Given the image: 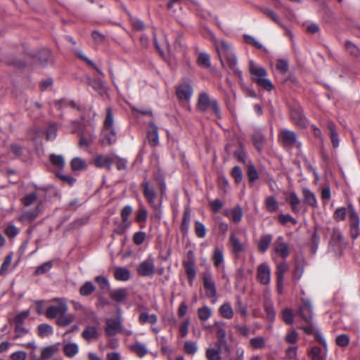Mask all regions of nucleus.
Masks as SVG:
<instances>
[{
    "label": "nucleus",
    "mask_w": 360,
    "mask_h": 360,
    "mask_svg": "<svg viewBox=\"0 0 360 360\" xmlns=\"http://www.w3.org/2000/svg\"><path fill=\"white\" fill-rule=\"evenodd\" d=\"M54 301L56 304L46 309V316L49 319H56V323L60 327H65L73 323L75 316L68 313V307L65 301L62 298H57Z\"/></svg>",
    "instance_id": "obj_1"
},
{
    "label": "nucleus",
    "mask_w": 360,
    "mask_h": 360,
    "mask_svg": "<svg viewBox=\"0 0 360 360\" xmlns=\"http://www.w3.org/2000/svg\"><path fill=\"white\" fill-rule=\"evenodd\" d=\"M215 47L221 64L224 65L223 60L225 59L227 66L241 78L242 72L237 68V59L231 45L225 41H220L215 42Z\"/></svg>",
    "instance_id": "obj_2"
},
{
    "label": "nucleus",
    "mask_w": 360,
    "mask_h": 360,
    "mask_svg": "<svg viewBox=\"0 0 360 360\" xmlns=\"http://www.w3.org/2000/svg\"><path fill=\"white\" fill-rule=\"evenodd\" d=\"M117 141V133L114 127L113 114L111 108L106 109V115L104 120V128L103 130L102 145L109 146Z\"/></svg>",
    "instance_id": "obj_3"
},
{
    "label": "nucleus",
    "mask_w": 360,
    "mask_h": 360,
    "mask_svg": "<svg viewBox=\"0 0 360 360\" xmlns=\"http://www.w3.org/2000/svg\"><path fill=\"white\" fill-rule=\"evenodd\" d=\"M197 108L202 112L212 111L217 118H221V110L217 101L215 98H211L205 92L200 94Z\"/></svg>",
    "instance_id": "obj_4"
},
{
    "label": "nucleus",
    "mask_w": 360,
    "mask_h": 360,
    "mask_svg": "<svg viewBox=\"0 0 360 360\" xmlns=\"http://www.w3.org/2000/svg\"><path fill=\"white\" fill-rule=\"evenodd\" d=\"M202 278L206 296L209 298L214 297L217 295V288L211 271L206 270L203 272Z\"/></svg>",
    "instance_id": "obj_5"
},
{
    "label": "nucleus",
    "mask_w": 360,
    "mask_h": 360,
    "mask_svg": "<svg viewBox=\"0 0 360 360\" xmlns=\"http://www.w3.org/2000/svg\"><path fill=\"white\" fill-rule=\"evenodd\" d=\"M138 274L144 277H152L155 272V259L150 256L142 261L136 267Z\"/></svg>",
    "instance_id": "obj_6"
},
{
    "label": "nucleus",
    "mask_w": 360,
    "mask_h": 360,
    "mask_svg": "<svg viewBox=\"0 0 360 360\" xmlns=\"http://www.w3.org/2000/svg\"><path fill=\"white\" fill-rule=\"evenodd\" d=\"M349 212L350 234L353 239H356L359 235L360 219L352 204L348 205Z\"/></svg>",
    "instance_id": "obj_7"
},
{
    "label": "nucleus",
    "mask_w": 360,
    "mask_h": 360,
    "mask_svg": "<svg viewBox=\"0 0 360 360\" xmlns=\"http://www.w3.org/2000/svg\"><path fill=\"white\" fill-rule=\"evenodd\" d=\"M329 245L330 248L336 253L341 252L345 248V243L341 232L338 229H333Z\"/></svg>",
    "instance_id": "obj_8"
},
{
    "label": "nucleus",
    "mask_w": 360,
    "mask_h": 360,
    "mask_svg": "<svg viewBox=\"0 0 360 360\" xmlns=\"http://www.w3.org/2000/svg\"><path fill=\"white\" fill-rule=\"evenodd\" d=\"M290 117L298 127L304 128L307 126L308 120L300 106L295 105L290 108Z\"/></svg>",
    "instance_id": "obj_9"
},
{
    "label": "nucleus",
    "mask_w": 360,
    "mask_h": 360,
    "mask_svg": "<svg viewBox=\"0 0 360 360\" xmlns=\"http://www.w3.org/2000/svg\"><path fill=\"white\" fill-rule=\"evenodd\" d=\"M279 137L282 143L285 146L300 147L301 144L297 140L296 134L294 131L284 129L280 131Z\"/></svg>",
    "instance_id": "obj_10"
},
{
    "label": "nucleus",
    "mask_w": 360,
    "mask_h": 360,
    "mask_svg": "<svg viewBox=\"0 0 360 360\" xmlns=\"http://www.w3.org/2000/svg\"><path fill=\"white\" fill-rule=\"evenodd\" d=\"M223 349L224 346L213 342L205 349V357L207 360H221Z\"/></svg>",
    "instance_id": "obj_11"
},
{
    "label": "nucleus",
    "mask_w": 360,
    "mask_h": 360,
    "mask_svg": "<svg viewBox=\"0 0 360 360\" xmlns=\"http://www.w3.org/2000/svg\"><path fill=\"white\" fill-rule=\"evenodd\" d=\"M257 279L262 285H269L271 281V269L265 263L261 264L257 267Z\"/></svg>",
    "instance_id": "obj_12"
},
{
    "label": "nucleus",
    "mask_w": 360,
    "mask_h": 360,
    "mask_svg": "<svg viewBox=\"0 0 360 360\" xmlns=\"http://www.w3.org/2000/svg\"><path fill=\"white\" fill-rule=\"evenodd\" d=\"M274 248L276 254L283 258L290 255L289 245L284 241L283 236H278L274 243Z\"/></svg>",
    "instance_id": "obj_13"
},
{
    "label": "nucleus",
    "mask_w": 360,
    "mask_h": 360,
    "mask_svg": "<svg viewBox=\"0 0 360 360\" xmlns=\"http://www.w3.org/2000/svg\"><path fill=\"white\" fill-rule=\"evenodd\" d=\"M132 212V207L130 205H126L121 211V217L122 224L117 228L119 233H124L131 226V221H129V217Z\"/></svg>",
    "instance_id": "obj_14"
},
{
    "label": "nucleus",
    "mask_w": 360,
    "mask_h": 360,
    "mask_svg": "<svg viewBox=\"0 0 360 360\" xmlns=\"http://www.w3.org/2000/svg\"><path fill=\"white\" fill-rule=\"evenodd\" d=\"M122 330V323L120 321L112 319H108L106 320L105 331L107 335L113 336Z\"/></svg>",
    "instance_id": "obj_15"
},
{
    "label": "nucleus",
    "mask_w": 360,
    "mask_h": 360,
    "mask_svg": "<svg viewBox=\"0 0 360 360\" xmlns=\"http://www.w3.org/2000/svg\"><path fill=\"white\" fill-rule=\"evenodd\" d=\"M176 93L179 100L188 101L193 94V88L188 84H181L176 87Z\"/></svg>",
    "instance_id": "obj_16"
},
{
    "label": "nucleus",
    "mask_w": 360,
    "mask_h": 360,
    "mask_svg": "<svg viewBox=\"0 0 360 360\" xmlns=\"http://www.w3.org/2000/svg\"><path fill=\"white\" fill-rule=\"evenodd\" d=\"M94 161L97 167H107L110 170L112 165L115 162V158L110 155H98Z\"/></svg>",
    "instance_id": "obj_17"
},
{
    "label": "nucleus",
    "mask_w": 360,
    "mask_h": 360,
    "mask_svg": "<svg viewBox=\"0 0 360 360\" xmlns=\"http://www.w3.org/2000/svg\"><path fill=\"white\" fill-rule=\"evenodd\" d=\"M229 246L231 250L236 255H239L245 250V245L234 233H231L229 236Z\"/></svg>",
    "instance_id": "obj_18"
},
{
    "label": "nucleus",
    "mask_w": 360,
    "mask_h": 360,
    "mask_svg": "<svg viewBox=\"0 0 360 360\" xmlns=\"http://www.w3.org/2000/svg\"><path fill=\"white\" fill-rule=\"evenodd\" d=\"M300 316L306 321L309 323L312 319V305L309 300H303L302 305L299 310Z\"/></svg>",
    "instance_id": "obj_19"
},
{
    "label": "nucleus",
    "mask_w": 360,
    "mask_h": 360,
    "mask_svg": "<svg viewBox=\"0 0 360 360\" xmlns=\"http://www.w3.org/2000/svg\"><path fill=\"white\" fill-rule=\"evenodd\" d=\"M305 266V259L302 256H297L295 259V268L292 272L293 278L299 281L302 278Z\"/></svg>",
    "instance_id": "obj_20"
},
{
    "label": "nucleus",
    "mask_w": 360,
    "mask_h": 360,
    "mask_svg": "<svg viewBox=\"0 0 360 360\" xmlns=\"http://www.w3.org/2000/svg\"><path fill=\"white\" fill-rule=\"evenodd\" d=\"M250 72L252 75V80L257 84L258 79H264L267 77L266 70L262 67L255 65L252 61H250Z\"/></svg>",
    "instance_id": "obj_21"
},
{
    "label": "nucleus",
    "mask_w": 360,
    "mask_h": 360,
    "mask_svg": "<svg viewBox=\"0 0 360 360\" xmlns=\"http://www.w3.org/2000/svg\"><path fill=\"white\" fill-rule=\"evenodd\" d=\"M148 141L149 144L153 147L158 146L159 143L158 129L153 122H150L148 126Z\"/></svg>",
    "instance_id": "obj_22"
},
{
    "label": "nucleus",
    "mask_w": 360,
    "mask_h": 360,
    "mask_svg": "<svg viewBox=\"0 0 360 360\" xmlns=\"http://www.w3.org/2000/svg\"><path fill=\"white\" fill-rule=\"evenodd\" d=\"M304 202L311 207L316 208L318 202L315 194L307 188H302Z\"/></svg>",
    "instance_id": "obj_23"
},
{
    "label": "nucleus",
    "mask_w": 360,
    "mask_h": 360,
    "mask_svg": "<svg viewBox=\"0 0 360 360\" xmlns=\"http://www.w3.org/2000/svg\"><path fill=\"white\" fill-rule=\"evenodd\" d=\"M59 351V345L55 344L42 348L41 359L47 360L54 356Z\"/></svg>",
    "instance_id": "obj_24"
},
{
    "label": "nucleus",
    "mask_w": 360,
    "mask_h": 360,
    "mask_svg": "<svg viewBox=\"0 0 360 360\" xmlns=\"http://www.w3.org/2000/svg\"><path fill=\"white\" fill-rule=\"evenodd\" d=\"M98 335L97 327L94 326H87L82 333V337L88 342L97 339Z\"/></svg>",
    "instance_id": "obj_25"
},
{
    "label": "nucleus",
    "mask_w": 360,
    "mask_h": 360,
    "mask_svg": "<svg viewBox=\"0 0 360 360\" xmlns=\"http://www.w3.org/2000/svg\"><path fill=\"white\" fill-rule=\"evenodd\" d=\"M184 266L185 267L186 275L189 279L190 285H191L196 276L194 260L193 259H190L184 262Z\"/></svg>",
    "instance_id": "obj_26"
},
{
    "label": "nucleus",
    "mask_w": 360,
    "mask_h": 360,
    "mask_svg": "<svg viewBox=\"0 0 360 360\" xmlns=\"http://www.w3.org/2000/svg\"><path fill=\"white\" fill-rule=\"evenodd\" d=\"M287 201L290 205L292 212L295 214L300 213V209L299 205L301 203V200L294 191L290 193L287 198Z\"/></svg>",
    "instance_id": "obj_27"
},
{
    "label": "nucleus",
    "mask_w": 360,
    "mask_h": 360,
    "mask_svg": "<svg viewBox=\"0 0 360 360\" xmlns=\"http://www.w3.org/2000/svg\"><path fill=\"white\" fill-rule=\"evenodd\" d=\"M128 296V291L126 288H118L112 290L110 292V297L117 302H122L126 300Z\"/></svg>",
    "instance_id": "obj_28"
},
{
    "label": "nucleus",
    "mask_w": 360,
    "mask_h": 360,
    "mask_svg": "<svg viewBox=\"0 0 360 360\" xmlns=\"http://www.w3.org/2000/svg\"><path fill=\"white\" fill-rule=\"evenodd\" d=\"M142 186L143 187V195L145 198L147 199L148 203H150V205H154L156 194L154 190L150 187L149 182L145 181L142 184Z\"/></svg>",
    "instance_id": "obj_29"
},
{
    "label": "nucleus",
    "mask_w": 360,
    "mask_h": 360,
    "mask_svg": "<svg viewBox=\"0 0 360 360\" xmlns=\"http://www.w3.org/2000/svg\"><path fill=\"white\" fill-rule=\"evenodd\" d=\"M212 259L214 266L220 268L224 266V257L223 250L221 248L219 247L214 248L212 255Z\"/></svg>",
    "instance_id": "obj_30"
},
{
    "label": "nucleus",
    "mask_w": 360,
    "mask_h": 360,
    "mask_svg": "<svg viewBox=\"0 0 360 360\" xmlns=\"http://www.w3.org/2000/svg\"><path fill=\"white\" fill-rule=\"evenodd\" d=\"M114 276L117 281H127L130 278V271L124 267H116L114 271Z\"/></svg>",
    "instance_id": "obj_31"
},
{
    "label": "nucleus",
    "mask_w": 360,
    "mask_h": 360,
    "mask_svg": "<svg viewBox=\"0 0 360 360\" xmlns=\"http://www.w3.org/2000/svg\"><path fill=\"white\" fill-rule=\"evenodd\" d=\"M130 349L140 358L143 357L148 352L146 345L139 341L131 345Z\"/></svg>",
    "instance_id": "obj_32"
},
{
    "label": "nucleus",
    "mask_w": 360,
    "mask_h": 360,
    "mask_svg": "<svg viewBox=\"0 0 360 360\" xmlns=\"http://www.w3.org/2000/svg\"><path fill=\"white\" fill-rule=\"evenodd\" d=\"M227 217L234 223H238L241 221L243 217V210L240 206H236L226 214Z\"/></svg>",
    "instance_id": "obj_33"
},
{
    "label": "nucleus",
    "mask_w": 360,
    "mask_h": 360,
    "mask_svg": "<svg viewBox=\"0 0 360 360\" xmlns=\"http://www.w3.org/2000/svg\"><path fill=\"white\" fill-rule=\"evenodd\" d=\"M65 356L70 358L74 357L79 352V346L75 342H68L63 347Z\"/></svg>",
    "instance_id": "obj_34"
},
{
    "label": "nucleus",
    "mask_w": 360,
    "mask_h": 360,
    "mask_svg": "<svg viewBox=\"0 0 360 360\" xmlns=\"http://www.w3.org/2000/svg\"><path fill=\"white\" fill-rule=\"evenodd\" d=\"M50 161L56 170H62L65 167V159L63 155L52 154Z\"/></svg>",
    "instance_id": "obj_35"
},
{
    "label": "nucleus",
    "mask_w": 360,
    "mask_h": 360,
    "mask_svg": "<svg viewBox=\"0 0 360 360\" xmlns=\"http://www.w3.org/2000/svg\"><path fill=\"white\" fill-rule=\"evenodd\" d=\"M271 241L272 236L271 234L263 235L258 242V250L262 252H265Z\"/></svg>",
    "instance_id": "obj_36"
},
{
    "label": "nucleus",
    "mask_w": 360,
    "mask_h": 360,
    "mask_svg": "<svg viewBox=\"0 0 360 360\" xmlns=\"http://www.w3.org/2000/svg\"><path fill=\"white\" fill-rule=\"evenodd\" d=\"M226 333L225 330L222 328H219L216 334L217 341L215 342V343H217V345H221L224 346V351L229 352V347L226 342Z\"/></svg>",
    "instance_id": "obj_37"
},
{
    "label": "nucleus",
    "mask_w": 360,
    "mask_h": 360,
    "mask_svg": "<svg viewBox=\"0 0 360 360\" xmlns=\"http://www.w3.org/2000/svg\"><path fill=\"white\" fill-rule=\"evenodd\" d=\"M328 128L330 131V137L333 146L338 148L339 146V137L336 131L335 124L333 122H330L328 124Z\"/></svg>",
    "instance_id": "obj_38"
},
{
    "label": "nucleus",
    "mask_w": 360,
    "mask_h": 360,
    "mask_svg": "<svg viewBox=\"0 0 360 360\" xmlns=\"http://www.w3.org/2000/svg\"><path fill=\"white\" fill-rule=\"evenodd\" d=\"M266 210L269 212H274L279 208L278 203L274 196H269L266 198L264 202Z\"/></svg>",
    "instance_id": "obj_39"
},
{
    "label": "nucleus",
    "mask_w": 360,
    "mask_h": 360,
    "mask_svg": "<svg viewBox=\"0 0 360 360\" xmlns=\"http://www.w3.org/2000/svg\"><path fill=\"white\" fill-rule=\"evenodd\" d=\"M199 347L198 343L192 340H186L184 342V351L188 355H194L198 351Z\"/></svg>",
    "instance_id": "obj_40"
},
{
    "label": "nucleus",
    "mask_w": 360,
    "mask_h": 360,
    "mask_svg": "<svg viewBox=\"0 0 360 360\" xmlns=\"http://www.w3.org/2000/svg\"><path fill=\"white\" fill-rule=\"evenodd\" d=\"M259 9L262 13H264L266 17L269 18L272 21L277 23L280 26H283L279 17L274 11L266 7H260Z\"/></svg>",
    "instance_id": "obj_41"
},
{
    "label": "nucleus",
    "mask_w": 360,
    "mask_h": 360,
    "mask_svg": "<svg viewBox=\"0 0 360 360\" xmlns=\"http://www.w3.org/2000/svg\"><path fill=\"white\" fill-rule=\"evenodd\" d=\"M71 168L73 171H82L86 168V162L80 158H75L70 162Z\"/></svg>",
    "instance_id": "obj_42"
},
{
    "label": "nucleus",
    "mask_w": 360,
    "mask_h": 360,
    "mask_svg": "<svg viewBox=\"0 0 360 360\" xmlns=\"http://www.w3.org/2000/svg\"><path fill=\"white\" fill-rule=\"evenodd\" d=\"M197 62L198 65L203 68H209L211 66L210 57L206 53H200Z\"/></svg>",
    "instance_id": "obj_43"
},
{
    "label": "nucleus",
    "mask_w": 360,
    "mask_h": 360,
    "mask_svg": "<svg viewBox=\"0 0 360 360\" xmlns=\"http://www.w3.org/2000/svg\"><path fill=\"white\" fill-rule=\"evenodd\" d=\"M139 321L142 323H149L154 324L158 321V317L155 314H149L147 312H141L139 315Z\"/></svg>",
    "instance_id": "obj_44"
},
{
    "label": "nucleus",
    "mask_w": 360,
    "mask_h": 360,
    "mask_svg": "<svg viewBox=\"0 0 360 360\" xmlns=\"http://www.w3.org/2000/svg\"><path fill=\"white\" fill-rule=\"evenodd\" d=\"M220 314L225 319H230L233 316V310L229 303H224L219 307Z\"/></svg>",
    "instance_id": "obj_45"
},
{
    "label": "nucleus",
    "mask_w": 360,
    "mask_h": 360,
    "mask_svg": "<svg viewBox=\"0 0 360 360\" xmlns=\"http://www.w3.org/2000/svg\"><path fill=\"white\" fill-rule=\"evenodd\" d=\"M198 316L201 321H206L212 316V310L207 306H204L198 309Z\"/></svg>",
    "instance_id": "obj_46"
},
{
    "label": "nucleus",
    "mask_w": 360,
    "mask_h": 360,
    "mask_svg": "<svg viewBox=\"0 0 360 360\" xmlns=\"http://www.w3.org/2000/svg\"><path fill=\"white\" fill-rule=\"evenodd\" d=\"M289 266L285 262L277 264L276 274L277 279H284L285 274L288 271Z\"/></svg>",
    "instance_id": "obj_47"
},
{
    "label": "nucleus",
    "mask_w": 360,
    "mask_h": 360,
    "mask_svg": "<svg viewBox=\"0 0 360 360\" xmlns=\"http://www.w3.org/2000/svg\"><path fill=\"white\" fill-rule=\"evenodd\" d=\"M243 37L245 41L247 44H250L257 49H263L265 52H267V49L264 48L263 45L259 41H258L254 37L249 34H244Z\"/></svg>",
    "instance_id": "obj_48"
},
{
    "label": "nucleus",
    "mask_w": 360,
    "mask_h": 360,
    "mask_svg": "<svg viewBox=\"0 0 360 360\" xmlns=\"http://www.w3.org/2000/svg\"><path fill=\"white\" fill-rule=\"evenodd\" d=\"M38 332L39 335L41 338H44L53 334V329L50 325L42 323L38 326Z\"/></svg>",
    "instance_id": "obj_49"
},
{
    "label": "nucleus",
    "mask_w": 360,
    "mask_h": 360,
    "mask_svg": "<svg viewBox=\"0 0 360 360\" xmlns=\"http://www.w3.org/2000/svg\"><path fill=\"white\" fill-rule=\"evenodd\" d=\"M95 290V286L91 281H86L80 288L79 292L82 296H89Z\"/></svg>",
    "instance_id": "obj_50"
},
{
    "label": "nucleus",
    "mask_w": 360,
    "mask_h": 360,
    "mask_svg": "<svg viewBox=\"0 0 360 360\" xmlns=\"http://www.w3.org/2000/svg\"><path fill=\"white\" fill-rule=\"evenodd\" d=\"M346 51L354 57H359L360 56L359 49L352 42L347 41L345 44Z\"/></svg>",
    "instance_id": "obj_51"
},
{
    "label": "nucleus",
    "mask_w": 360,
    "mask_h": 360,
    "mask_svg": "<svg viewBox=\"0 0 360 360\" xmlns=\"http://www.w3.org/2000/svg\"><path fill=\"white\" fill-rule=\"evenodd\" d=\"M309 355L312 360H323L325 358V354L318 347H313L309 352Z\"/></svg>",
    "instance_id": "obj_52"
},
{
    "label": "nucleus",
    "mask_w": 360,
    "mask_h": 360,
    "mask_svg": "<svg viewBox=\"0 0 360 360\" xmlns=\"http://www.w3.org/2000/svg\"><path fill=\"white\" fill-rule=\"evenodd\" d=\"M191 220V213L189 210L186 209L184 212L183 219L181 223V230L187 232L189 229V222Z\"/></svg>",
    "instance_id": "obj_53"
},
{
    "label": "nucleus",
    "mask_w": 360,
    "mask_h": 360,
    "mask_svg": "<svg viewBox=\"0 0 360 360\" xmlns=\"http://www.w3.org/2000/svg\"><path fill=\"white\" fill-rule=\"evenodd\" d=\"M195 233L198 238H203L206 236V228L205 225L197 221L195 222Z\"/></svg>",
    "instance_id": "obj_54"
},
{
    "label": "nucleus",
    "mask_w": 360,
    "mask_h": 360,
    "mask_svg": "<svg viewBox=\"0 0 360 360\" xmlns=\"http://www.w3.org/2000/svg\"><path fill=\"white\" fill-rule=\"evenodd\" d=\"M39 213V207H37L33 211H28L23 213L22 219L27 221H33L36 219Z\"/></svg>",
    "instance_id": "obj_55"
},
{
    "label": "nucleus",
    "mask_w": 360,
    "mask_h": 360,
    "mask_svg": "<svg viewBox=\"0 0 360 360\" xmlns=\"http://www.w3.org/2000/svg\"><path fill=\"white\" fill-rule=\"evenodd\" d=\"M282 316L283 321L287 324H291L294 321V314L290 309H285L283 311Z\"/></svg>",
    "instance_id": "obj_56"
},
{
    "label": "nucleus",
    "mask_w": 360,
    "mask_h": 360,
    "mask_svg": "<svg viewBox=\"0 0 360 360\" xmlns=\"http://www.w3.org/2000/svg\"><path fill=\"white\" fill-rule=\"evenodd\" d=\"M250 345L255 349H262L265 347V340L262 337H256L250 340Z\"/></svg>",
    "instance_id": "obj_57"
},
{
    "label": "nucleus",
    "mask_w": 360,
    "mask_h": 360,
    "mask_svg": "<svg viewBox=\"0 0 360 360\" xmlns=\"http://www.w3.org/2000/svg\"><path fill=\"white\" fill-rule=\"evenodd\" d=\"M57 136V127L55 123L51 124L46 129V139L54 140Z\"/></svg>",
    "instance_id": "obj_58"
},
{
    "label": "nucleus",
    "mask_w": 360,
    "mask_h": 360,
    "mask_svg": "<svg viewBox=\"0 0 360 360\" xmlns=\"http://www.w3.org/2000/svg\"><path fill=\"white\" fill-rule=\"evenodd\" d=\"M248 176L250 182L255 181L259 178V174L254 165H249L248 167Z\"/></svg>",
    "instance_id": "obj_59"
},
{
    "label": "nucleus",
    "mask_w": 360,
    "mask_h": 360,
    "mask_svg": "<svg viewBox=\"0 0 360 360\" xmlns=\"http://www.w3.org/2000/svg\"><path fill=\"white\" fill-rule=\"evenodd\" d=\"M52 262L51 261L44 262L39 266H38L35 271V274L37 275L43 274L48 272L52 268Z\"/></svg>",
    "instance_id": "obj_60"
},
{
    "label": "nucleus",
    "mask_w": 360,
    "mask_h": 360,
    "mask_svg": "<svg viewBox=\"0 0 360 360\" xmlns=\"http://www.w3.org/2000/svg\"><path fill=\"white\" fill-rule=\"evenodd\" d=\"M278 221L283 225L286 224L288 222H290L292 224H297V220L295 218H293L290 214H280L278 216Z\"/></svg>",
    "instance_id": "obj_61"
},
{
    "label": "nucleus",
    "mask_w": 360,
    "mask_h": 360,
    "mask_svg": "<svg viewBox=\"0 0 360 360\" xmlns=\"http://www.w3.org/2000/svg\"><path fill=\"white\" fill-rule=\"evenodd\" d=\"M12 256L11 255H7L1 266V269H0V276H3L4 275L9 266H11V262H12Z\"/></svg>",
    "instance_id": "obj_62"
},
{
    "label": "nucleus",
    "mask_w": 360,
    "mask_h": 360,
    "mask_svg": "<svg viewBox=\"0 0 360 360\" xmlns=\"http://www.w3.org/2000/svg\"><path fill=\"white\" fill-rule=\"evenodd\" d=\"M231 175L237 184H239L242 181L243 173L240 167L235 166L232 169Z\"/></svg>",
    "instance_id": "obj_63"
},
{
    "label": "nucleus",
    "mask_w": 360,
    "mask_h": 360,
    "mask_svg": "<svg viewBox=\"0 0 360 360\" xmlns=\"http://www.w3.org/2000/svg\"><path fill=\"white\" fill-rule=\"evenodd\" d=\"M347 215V209L345 207H340L337 209L334 213L333 217L336 221H343Z\"/></svg>",
    "instance_id": "obj_64"
}]
</instances>
